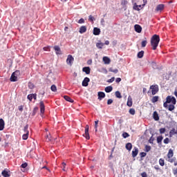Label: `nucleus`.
<instances>
[{
	"label": "nucleus",
	"mask_w": 177,
	"mask_h": 177,
	"mask_svg": "<svg viewBox=\"0 0 177 177\" xmlns=\"http://www.w3.org/2000/svg\"><path fill=\"white\" fill-rule=\"evenodd\" d=\"M158 44H160V36L154 35L151 39V45L153 47V50H156V49H157Z\"/></svg>",
	"instance_id": "obj_1"
},
{
	"label": "nucleus",
	"mask_w": 177,
	"mask_h": 177,
	"mask_svg": "<svg viewBox=\"0 0 177 177\" xmlns=\"http://www.w3.org/2000/svg\"><path fill=\"white\" fill-rule=\"evenodd\" d=\"M20 77V71H16L15 72L12 73L10 77V81L11 82H16L17 81V78Z\"/></svg>",
	"instance_id": "obj_2"
},
{
	"label": "nucleus",
	"mask_w": 177,
	"mask_h": 177,
	"mask_svg": "<svg viewBox=\"0 0 177 177\" xmlns=\"http://www.w3.org/2000/svg\"><path fill=\"white\" fill-rule=\"evenodd\" d=\"M24 135L22 136V138L24 140H27L28 139V135L30 131H28V124H26L24 128Z\"/></svg>",
	"instance_id": "obj_3"
},
{
	"label": "nucleus",
	"mask_w": 177,
	"mask_h": 177,
	"mask_svg": "<svg viewBox=\"0 0 177 177\" xmlns=\"http://www.w3.org/2000/svg\"><path fill=\"white\" fill-rule=\"evenodd\" d=\"M167 103H171V104H176V99L175 97H172L171 95H169L166 98Z\"/></svg>",
	"instance_id": "obj_4"
},
{
	"label": "nucleus",
	"mask_w": 177,
	"mask_h": 177,
	"mask_svg": "<svg viewBox=\"0 0 177 177\" xmlns=\"http://www.w3.org/2000/svg\"><path fill=\"white\" fill-rule=\"evenodd\" d=\"M150 89L151 90V94L156 95L158 92V85H152L150 86Z\"/></svg>",
	"instance_id": "obj_5"
},
{
	"label": "nucleus",
	"mask_w": 177,
	"mask_h": 177,
	"mask_svg": "<svg viewBox=\"0 0 177 177\" xmlns=\"http://www.w3.org/2000/svg\"><path fill=\"white\" fill-rule=\"evenodd\" d=\"M73 62H74V57H73V55H68L66 59L67 64H68V66H73Z\"/></svg>",
	"instance_id": "obj_6"
},
{
	"label": "nucleus",
	"mask_w": 177,
	"mask_h": 177,
	"mask_svg": "<svg viewBox=\"0 0 177 177\" xmlns=\"http://www.w3.org/2000/svg\"><path fill=\"white\" fill-rule=\"evenodd\" d=\"M53 49L55 50L56 55H62V50L59 46H54Z\"/></svg>",
	"instance_id": "obj_7"
},
{
	"label": "nucleus",
	"mask_w": 177,
	"mask_h": 177,
	"mask_svg": "<svg viewBox=\"0 0 177 177\" xmlns=\"http://www.w3.org/2000/svg\"><path fill=\"white\" fill-rule=\"evenodd\" d=\"M40 113L41 114H44L45 113V104H44V102H40Z\"/></svg>",
	"instance_id": "obj_8"
},
{
	"label": "nucleus",
	"mask_w": 177,
	"mask_h": 177,
	"mask_svg": "<svg viewBox=\"0 0 177 177\" xmlns=\"http://www.w3.org/2000/svg\"><path fill=\"white\" fill-rule=\"evenodd\" d=\"M167 161H168L169 162H171V163L174 162V166H175V167H177V160H176V158H169L168 160H167Z\"/></svg>",
	"instance_id": "obj_9"
},
{
	"label": "nucleus",
	"mask_w": 177,
	"mask_h": 177,
	"mask_svg": "<svg viewBox=\"0 0 177 177\" xmlns=\"http://www.w3.org/2000/svg\"><path fill=\"white\" fill-rule=\"evenodd\" d=\"M138 153H139V149L137 147H134V149L132 151V157L135 158V157L138 156Z\"/></svg>",
	"instance_id": "obj_10"
},
{
	"label": "nucleus",
	"mask_w": 177,
	"mask_h": 177,
	"mask_svg": "<svg viewBox=\"0 0 177 177\" xmlns=\"http://www.w3.org/2000/svg\"><path fill=\"white\" fill-rule=\"evenodd\" d=\"M174 135H177V129L173 128L171 130H170L169 138H172Z\"/></svg>",
	"instance_id": "obj_11"
},
{
	"label": "nucleus",
	"mask_w": 177,
	"mask_h": 177,
	"mask_svg": "<svg viewBox=\"0 0 177 177\" xmlns=\"http://www.w3.org/2000/svg\"><path fill=\"white\" fill-rule=\"evenodd\" d=\"M164 4H159L156 6V12H162V10H164Z\"/></svg>",
	"instance_id": "obj_12"
},
{
	"label": "nucleus",
	"mask_w": 177,
	"mask_h": 177,
	"mask_svg": "<svg viewBox=\"0 0 177 177\" xmlns=\"http://www.w3.org/2000/svg\"><path fill=\"white\" fill-rule=\"evenodd\" d=\"M127 104L129 107H132L133 102H132V97H131V95H129L127 98Z\"/></svg>",
	"instance_id": "obj_13"
},
{
	"label": "nucleus",
	"mask_w": 177,
	"mask_h": 177,
	"mask_svg": "<svg viewBox=\"0 0 177 177\" xmlns=\"http://www.w3.org/2000/svg\"><path fill=\"white\" fill-rule=\"evenodd\" d=\"M91 80L88 77H85L82 81V86H88V82H89Z\"/></svg>",
	"instance_id": "obj_14"
},
{
	"label": "nucleus",
	"mask_w": 177,
	"mask_h": 177,
	"mask_svg": "<svg viewBox=\"0 0 177 177\" xmlns=\"http://www.w3.org/2000/svg\"><path fill=\"white\" fill-rule=\"evenodd\" d=\"M5 128V121H3V119H0V131H3Z\"/></svg>",
	"instance_id": "obj_15"
},
{
	"label": "nucleus",
	"mask_w": 177,
	"mask_h": 177,
	"mask_svg": "<svg viewBox=\"0 0 177 177\" xmlns=\"http://www.w3.org/2000/svg\"><path fill=\"white\" fill-rule=\"evenodd\" d=\"M98 99L99 100H102V99H104V97H106V94L103 92H98Z\"/></svg>",
	"instance_id": "obj_16"
},
{
	"label": "nucleus",
	"mask_w": 177,
	"mask_h": 177,
	"mask_svg": "<svg viewBox=\"0 0 177 177\" xmlns=\"http://www.w3.org/2000/svg\"><path fill=\"white\" fill-rule=\"evenodd\" d=\"M102 60L104 64H110V62H111V60H110V58H109V57H104L102 58Z\"/></svg>",
	"instance_id": "obj_17"
},
{
	"label": "nucleus",
	"mask_w": 177,
	"mask_h": 177,
	"mask_svg": "<svg viewBox=\"0 0 177 177\" xmlns=\"http://www.w3.org/2000/svg\"><path fill=\"white\" fill-rule=\"evenodd\" d=\"M79 32L80 34H84V32H86V26H82L80 27Z\"/></svg>",
	"instance_id": "obj_18"
},
{
	"label": "nucleus",
	"mask_w": 177,
	"mask_h": 177,
	"mask_svg": "<svg viewBox=\"0 0 177 177\" xmlns=\"http://www.w3.org/2000/svg\"><path fill=\"white\" fill-rule=\"evenodd\" d=\"M134 28L136 32H142V27L140 25H135Z\"/></svg>",
	"instance_id": "obj_19"
},
{
	"label": "nucleus",
	"mask_w": 177,
	"mask_h": 177,
	"mask_svg": "<svg viewBox=\"0 0 177 177\" xmlns=\"http://www.w3.org/2000/svg\"><path fill=\"white\" fill-rule=\"evenodd\" d=\"M172 157H174V151L171 149H170L167 153V158H172Z\"/></svg>",
	"instance_id": "obj_20"
},
{
	"label": "nucleus",
	"mask_w": 177,
	"mask_h": 177,
	"mask_svg": "<svg viewBox=\"0 0 177 177\" xmlns=\"http://www.w3.org/2000/svg\"><path fill=\"white\" fill-rule=\"evenodd\" d=\"M82 71H84V73H86V74H91V68L84 67L83 68Z\"/></svg>",
	"instance_id": "obj_21"
},
{
	"label": "nucleus",
	"mask_w": 177,
	"mask_h": 177,
	"mask_svg": "<svg viewBox=\"0 0 177 177\" xmlns=\"http://www.w3.org/2000/svg\"><path fill=\"white\" fill-rule=\"evenodd\" d=\"M153 117L155 121H158V120H160V117L158 116V113H157V111L153 112Z\"/></svg>",
	"instance_id": "obj_22"
},
{
	"label": "nucleus",
	"mask_w": 177,
	"mask_h": 177,
	"mask_svg": "<svg viewBox=\"0 0 177 177\" xmlns=\"http://www.w3.org/2000/svg\"><path fill=\"white\" fill-rule=\"evenodd\" d=\"M133 8L134 10H140V8H142V5L138 6L136 3H135Z\"/></svg>",
	"instance_id": "obj_23"
},
{
	"label": "nucleus",
	"mask_w": 177,
	"mask_h": 177,
	"mask_svg": "<svg viewBox=\"0 0 177 177\" xmlns=\"http://www.w3.org/2000/svg\"><path fill=\"white\" fill-rule=\"evenodd\" d=\"M93 34L94 35H99V34H100V29L97 28H94Z\"/></svg>",
	"instance_id": "obj_24"
},
{
	"label": "nucleus",
	"mask_w": 177,
	"mask_h": 177,
	"mask_svg": "<svg viewBox=\"0 0 177 177\" xmlns=\"http://www.w3.org/2000/svg\"><path fill=\"white\" fill-rule=\"evenodd\" d=\"M105 92H106V93H110V92H111V91H113V86H106L104 89Z\"/></svg>",
	"instance_id": "obj_25"
},
{
	"label": "nucleus",
	"mask_w": 177,
	"mask_h": 177,
	"mask_svg": "<svg viewBox=\"0 0 177 177\" xmlns=\"http://www.w3.org/2000/svg\"><path fill=\"white\" fill-rule=\"evenodd\" d=\"M162 139H164V138L162 137V136H160L157 137V143L158 145H161L162 142Z\"/></svg>",
	"instance_id": "obj_26"
},
{
	"label": "nucleus",
	"mask_w": 177,
	"mask_h": 177,
	"mask_svg": "<svg viewBox=\"0 0 177 177\" xmlns=\"http://www.w3.org/2000/svg\"><path fill=\"white\" fill-rule=\"evenodd\" d=\"M126 149L127 150H129V151H131V150H132V144L131 142H128L126 145Z\"/></svg>",
	"instance_id": "obj_27"
},
{
	"label": "nucleus",
	"mask_w": 177,
	"mask_h": 177,
	"mask_svg": "<svg viewBox=\"0 0 177 177\" xmlns=\"http://www.w3.org/2000/svg\"><path fill=\"white\" fill-rule=\"evenodd\" d=\"M1 174L3 175V177H9V176H10V174H9V171H6V170L3 171Z\"/></svg>",
	"instance_id": "obj_28"
},
{
	"label": "nucleus",
	"mask_w": 177,
	"mask_h": 177,
	"mask_svg": "<svg viewBox=\"0 0 177 177\" xmlns=\"http://www.w3.org/2000/svg\"><path fill=\"white\" fill-rule=\"evenodd\" d=\"M64 98L65 99V100H66V102H70L71 103H73L74 102V100H73L70 97L67 95H64Z\"/></svg>",
	"instance_id": "obj_29"
},
{
	"label": "nucleus",
	"mask_w": 177,
	"mask_h": 177,
	"mask_svg": "<svg viewBox=\"0 0 177 177\" xmlns=\"http://www.w3.org/2000/svg\"><path fill=\"white\" fill-rule=\"evenodd\" d=\"M145 55V51L141 50L138 53V59H142V57H143V55Z\"/></svg>",
	"instance_id": "obj_30"
},
{
	"label": "nucleus",
	"mask_w": 177,
	"mask_h": 177,
	"mask_svg": "<svg viewBox=\"0 0 177 177\" xmlns=\"http://www.w3.org/2000/svg\"><path fill=\"white\" fill-rule=\"evenodd\" d=\"M83 136L87 139V140H89L91 139V137L89 136V131H85L84 134H83Z\"/></svg>",
	"instance_id": "obj_31"
},
{
	"label": "nucleus",
	"mask_w": 177,
	"mask_h": 177,
	"mask_svg": "<svg viewBox=\"0 0 177 177\" xmlns=\"http://www.w3.org/2000/svg\"><path fill=\"white\" fill-rule=\"evenodd\" d=\"M168 110L169 111H173V110H175V104H172L169 105Z\"/></svg>",
	"instance_id": "obj_32"
},
{
	"label": "nucleus",
	"mask_w": 177,
	"mask_h": 177,
	"mask_svg": "<svg viewBox=\"0 0 177 177\" xmlns=\"http://www.w3.org/2000/svg\"><path fill=\"white\" fill-rule=\"evenodd\" d=\"M96 46L98 48V49H102V48L104 46V43H97Z\"/></svg>",
	"instance_id": "obj_33"
},
{
	"label": "nucleus",
	"mask_w": 177,
	"mask_h": 177,
	"mask_svg": "<svg viewBox=\"0 0 177 177\" xmlns=\"http://www.w3.org/2000/svg\"><path fill=\"white\" fill-rule=\"evenodd\" d=\"M157 102H158V96H153L151 99V102L156 103Z\"/></svg>",
	"instance_id": "obj_34"
},
{
	"label": "nucleus",
	"mask_w": 177,
	"mask_h": 177,
	"mask_svg": "<svg viewBox=\"0 0 177 177\" xmlns=\"http://www.w3.org/2000/svg\"><path fill=\"white\" fill-rule=\"evenodd\" d=\"M159 164H160V167H164V165H165V162L164 159L160 158L159 160Z\"/></svg>",
	"instance_id": "obj_35"
},
{
	"label": "nucleus",
	"mask_w": 177,
	"mask_h": 177,
	"mask_svg": "<svg viewBox=\"0 0 177 177\" xmlns=\"http://www.w3.org/2000/svg\"><path fill=\"white\" fill-rule=\"evenodd\" d=\"M115 97H118V99H121V97H122V96L121 95V93H120V91H116L115 93Z\"/></svg>",
	"instance_id": "obj_36"
},
{
	"label": "nucleus",
	"mask_w": 177,
	"mask_h": 177,
	"mask_svg": "<svg viewBox=\"0 0 177 177\" xmlns=\"http://www.w3.org/2000/svg\"><path fill=\"white\" fill-rule=\"evenodd\" d=\"M151 150V147L149 145H145V151H147V153H149V151H150Z\"/></svg>",
	"instance_id": "obj_37"
},
{
	"label": "nucleus",
	"mask_w": 177,
	"mask_h": 177,
	"mask_svg": "<svg viewBox=\"0 0 177 177\" xmlns=\"http://www.w3.org/2000/svg\"><path fill=\"white\" fill-rule=\"evenodd\" d=\"M50 89L53 92H56V91H57V88L55 84L51 86Z\"/></svg>",
	"instance_id": "obj_38"
},
{
	"label": "nucleus",
	"mask_w": 177,
	"mask_h": 177,
	"mask_svg": "<svg viewBox=\"0 0 177 177\" xmlns=\"http://www.w3.org/2000/svg\"><path fill=\"white\" fill-rule=\"evenodd\" d=\"M129 114H131V115H135V113H136L135 109H130L129 111Z\"/></svg>",
	"instance_id": "obj_39"
},
{
	"label": "nucleus",
	"mask_w": 177,
	"mask_h": 177,
	"mask_svg": "<svg viewBox=\"0 0 177 177\" xmlns=\"http://www.w3.org/2000/svg\"><path fill=\"white\" fill-rule=\"evenodd\" d=\"M122 137L124 138V139H127V138H129V134L127 132H124L122 133Z\"/></svg>",
	"instance_id": "obj_40"
},
{
	"label": "nucleus",
	"mask_w": 177,
	"mask_h": 177,
	"mask_svg": "<svg viewBox=\"0 0 177 177\" xmlns=\"http://www.w3.org/2000/svg\"><path fill=\"white\" fill-rule=\"evenodd\" d=\"M37 111H38V107H35L32 113V115H35V114H37Z\"/></svg>",
	"instance_id": "obj_41"
},
{
	"label": "nucleus",
	"mask_w": 177,
	"mask_h": 177,
	"mask_svg": "<svg viewBox=\"0 0 177 177\" xmlns=\"http://www.w3.org/2000/svg\"><path fill=\"white\" fill-rule=\"evenodd\" d=\"M109 71H111V73H114L115 74H117V73H118V69H113V68H109Z\"/></svg>",
	"instance_id": "obj_42"
},
{
	"label": "nucleus",
	"mask_w": 177,
	"mask_h": 177,
	"mask_svg": "<svg viewBox=\"0 0 177 177\" xmlns=\"http://www.w3.org/2000/svg\"><path fill=\"white\" fill-rule=\"evenodd\" d=\"M141 45H142V48H145L146 46V45H147V41H146V40L142 41L141 43Z\"/></svg>",
	"instance_id": "obj_43"
},
{
	"label": "nucleus",
	"mask_w": 177,
	"mask_h": 177,
	"mask_svg": "<svg viewBox=\"0 0 177 177\" xmlns=\"http://www.w3.org/2000/svg\"><path fill=\"white\" fill-rule=\"evenodd\" d=\"M27 97H28V100H30V102H32V100L33 99V94H29Z\"/></svg>",
	"instance_id": "obj_44"
},
{
	"label": "nucleus",
	"mask_w": 177,
	"mask_h": 177,
	"mask_svg": "<svg viewBox=\"0 0 177 177\" xmlns=\"http://www.w3.org/2000/svg\"><path fill=\"white\" fill-rule=\"evenodd\" d=\"M163 143H165V145H168V143H169V138H166L163 140Z\"/></svg>",
	"instance_id": "obj_45"
},
{
	"label": "nucleus",
	"mask_w": 177,
	"mask_h": 177,
	"mask_svg": "<svg viewBox=\"0 0 177 177\" xmlns=\"http://www.w3.org/2000/svg\"><path fill=\"white\" fill-rule=\"evenodd\" d=\"M66 162H62V166H63V167H62V171H65L66 172V171H67V170H66Z\"/></svg>",
	"instance_id": "obj_46"
},
{
	"label": "nucleus",
	"mask_w": 177,
	"mask_h": 177,
	"mask_svg": "<svg viewBox=\"0 0 177 177\" xmlns=\"http://www.w3.org/2000/svg\"><path fill=\"white\" fill-rule=\"evenodd\" d=\"M84 23H85V20L82 18L78 21L79 24H84Z\"/></svg>",
	"instance_id": "obj_47"
},
{
	"label": "nucleus",
	"mask_w": 177,
	"mask_h": 177,
	"mask_svg": "<svg viewBox=\"0 0 177 177\" xmlns=\"http://www.w3.org/2000/svg\"><path fill=\"white\" fill-rule=\"evenodd\" d=\"M160 133H165V128H161L159 130Z\"/></svg>",
	"instance_id": "obj_48"
},
{
	"label": "nucleus",
	"mask_w": 177,
	"mask_h": 177,
	"mask_svg": "<svg viewBox=\"0 0 177 177\" xmlns=\"http://www.w3.org/2000/svg\"><path fill=\"white\" fill-rule=\"evenodd\" d=\"M115 80V77H111V79L108 80L106 81V82H109V83H111V82H114V80Z\"/></svg>",
	"instance_id": "obj_49"
},
{
	"label": "nucleus",
	"mask_w": 177,
	"mask_h": 177,
	"mask_svg": "<svg viewBox=\"0 0 177 177\" xmlns=\"http://www.w3.org/2000/svg\"><path fill=\"white\" fill-rule=\"evenodd\" d=\"M46 140L47 142H50V140H52V139H50V134L46 136Z\"/></svg>",
	"instance_id": "obj_50"
},
{
	"label": "nucleus",
	"mask_w": 177,
	"mask_h": 177,
	"mask_svg": "<svg viewBox=\"0 0 177 177\" xmlns=\"http://www.w3.org/2000/svg\"><path fill=\"white\" fill-rule=\"evenodd\" d=\"M88 20H89L90 21H93L95 20V17H93L92 15H90V16L88 17Z\"/></svg>",
	"instance_id": "obj_51"
},
{
	"label": "nucleus",
	"mask_w": 177,
	"mask_h": 177,
	"mask_svg": "<svg viewBox=\"0 0 177 177\" xmlns=\"http://www.w3.org/2000/svg\"><path fill=\"white\" fill-rule=\"evenodd\" d=\"M151 66L153 68H157V64H156V62H152Z\"/></svg>",
	"instance_id": "obj_52"
},
{
	"label": "nucleus",
	"mask_w": 177,
	"mask_h": 177,
	"mask_svg": "<svg viewBox=\"0 0 177 177\" xmlns=\"http://www.w3.org/2000/svg\"><path fill=\"white\" fill-rule=\"evenodd\" d=\"M146 155H147V153H145V152H141L140 153V156L141 158L146 157Z\"/></svg>",
	"instance_id": "obj_53"
},
{
	"label": "nucleus",
	"mask_w": 177,
	"mask_h": 177,
	"mask_svg": "<svg viewBox=\"0 0 177 177\" xmlns=\"http://www.w3.org/2000/svg\"><path fill=\"white\" fill-rule=\"evenodd\" d=\"M173 174H174V175L177 174V168H173Z\"/></svg>",
	"instance_id": "obj_54"
},
{
	"label": "nucleus",
	"mask_w": 177,
	"mask_h": 177,
	"mask_svg": "<svg viewBox=\"0 0 177 177\" xmlns=\"http://www.w3.org/2000/svg\"><path fill=\"white\" fill-rule=\"evenodd\" d=\"M27 162H25L24 164L21 165V168H27Z\"/></svg>",
	"instance_id": "obj_55"
},
{
	"label": "nucleus",
	"mask_w": 177,
	"mask_h": 177,
	"mask_svg": "<svg viewBox=\"0 0 177 177\" xmlns=\"http://www.w3.org/2000/svg\"><path fill=\"white\" fill-rule=\"evenodd\" d=\"M168 103L169 102H167V100H166V102H164V104H163V106H164V107H165V109H167L168 107Z\"/></svg>",
	"instance_id": "obj_56"
},
{
	"label": "nucleus",
	"mask_w": 177,
	"mask_h": 177,
	"mask_svg": "<svg viewBox=\"0 0 177 177\" xmlns=\"http://www.w3.org/2000/svg\"><path fill=\"white\" fill-rule=\"evenodd\" d=\"M85 132H89V125H86Z\"/></svg>",
	"instance_id": "obj_57"
},
{
	"label": "nucleus",
	"mask_w": 177,
	"mask_h": 177,
	"mask_svg": "<svg viewBox=\"0 0 177 177\" xmlns=\"http://www.w3.org/2000/svg\"><path fill=\"white\" fill-rule=\"evenodd\" d=\"M142 177H147V174L146 172H143L141 174Z\"/></svg>",
	"instance_id": "obj_58"
},
{
	"label": "nucleus",
	"mask_w": 177,
	"mask_h": 177,
	"mask_svg": "<svg viewBox=\"0 0 177 177\" xmlns=\"http://www.w3.org/2000/svg\"><path fill=\"white\" fill-rule=\"evenodd\" d=\"M112 103H113V100L111 99L108 100L107 104H111Z\"/></svg>",
	"instance_id": "obj_59"
},
{
	"label": "nucleus",
	"mask_w": 177,
	"mask_h": 177,
	"mask_svg": "<svg viewBox=\"0 0 177 177\" xmlns=\"http://www.w3.org/2000/svg\"><path fill=\"white\" fill-rule=\"evenodd\" d=\"M43 49H44V50L50 51V47H44Z\"/></svg>",
	"instance_id": "obj_60"
},
{
	"label": "nucleus",
	"mask_w": 177,
	"mask_h": 177,
	"mask_svg": "<svg viewBox=\"0 0 177 177\" xmlns=\"http://www.w3.org/2000/svg\"><path fill=\"white\" fill-rule=\"evenodd\" d=\"M115 82H117V83L121 82V78H120V77L116 78Z\"/></svg>",
	"instance_id": "obj_61"
},
{
	"label": "nucleus",
	"mask_w": 177,
	"mask_h": 177,
	"mask_svg": "<svg viewBox=\"0 0 177 177\" xmlns=\"http://www.w3.org/2000/svg\"><path fill=\"white\" fill-rule=\"evenodd\" d=\"M97 124H99V120L95 122V128H97Z\"/></svg>",
	"instance_id": "obj_62"
},
{
	"label": "nucleus",
	"mask_w": 177,
	"mask_h": 177,
	"mask_svg": "<svg viewBox=\"0 0 177 177\" xmlns=\"http://www.w3.org/2000/svg\"><path fill=\"white\" fill-rule=\"evenodd\" d=\"M19 111H23V106H18Z\"/></svg>",
	"instance_id": "obj_63"
},
{
	"label": "nucleus",
	"mask_w": 177,
	"mask_h": 177,
	"mask_svg": "<svg viewBox=\"0 0 177 177\" xmlns=\"http://www.w3.org/2000/svg\"><path fill=\"white\" fill-rule=\"evenodd\" d=\"M102 71H103V73H104L105 74H107V69H106V68H102Z\"/></svg>",
	"instance_id": "obj_64"
}]
</instances>
